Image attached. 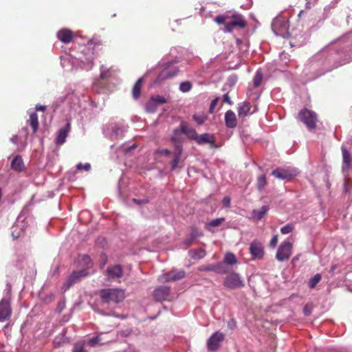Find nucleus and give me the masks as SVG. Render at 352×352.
<instances>
[{
  "label": "nucleus",
  "instance_id": "obj_1",
  "mask_svg": "<svg viewBox=\"0 0 352 352\" xmlns=\"http://www.w3.org/2000/svg\"><path fill=\"white\" fill-rule=\"evenodd\" d=\"M214 21L219 24H223L225 32H231L236 28H244L247 23L241 14H220L215 17Z\"/></svg>",
  "mask_w": 352,
  "mask_h": 352
},
{
  "label": "nucleus",
  "instance_id": "obj_2",
  "mask_svg": "<svg viewBox=\"0 0 352 352\" xmlns=\"http://www.w3.org/2000/svg\"><path fill=\"white\" fill-rule=\"evenodd\" d=\"M100 296L104 302L118 303L125 298L124 290L119 288L103 289L100 291Z\"/></svg>",
  "mask_w": 352,
  "mask_h": 352
},
{
  "label": "nucleus",
  "instance_id": "obj_3",
  "mask_svg": "<svg viewBox=\"0 0 352 352\" xmlns=\"http://www.w3.org/2000/svg\"><path fill=\"white\" fill-rule=\"evenodd\" d=\"M298 117L309 130L316 129L318 118L315 112L305 108L299 111Z\"/></svg>",
  "mask_w": 352,
  "mask_h": 352
},
{
  "label": "nucleus",
  "instance_id": "obj_4",
  "mask_svg": "<svg viewBox=\"0 0 352 352\" xmlns=\"http://www.w3.org/2000/svg\"><path fill=\"white\" fill-rule=\"evenodd\" d=\"M223 285L229 289H236L243 287L245 282L239 274L232 272L225 277Z\"/></svg>",
  "mask_w": 352,
  "mask_h": 352
},
{
  "label": "nucleus",
  "instance_id": "obj_5",
  "mask_svg": "<svg viewBox=\"0 0 352 352\" xmlns=\"http://www.w3.org/2000/svg\"><path fill=\"white\" fill-rule=\"evenodd\" d=\"M272 29L274 34L282 37L289 36V23L288 21L283 17L275 18L272 23Z\"/></svg>",
  "mask_w": 352,
  "mask_h": 352
},
{
  "label": "nucleus",
  "instance_id": "obj_6",
  "mask_svg": "<svg viewBox=\"0 0 352 352\" xmlns=\"http://www.w3.org/2000/svg\"><path fill=\"white\" fill-rule=\"evenodd\" d=\"M292 247L293 245L289 241L282 242L277 250L276 258L281 262L288 260L292 255Z\"/></svg>",
  "mask_w": 352,
  "mask_h": 352
},
{
  "label": "nucleus",
  "instance_id": "obj_7",
  "mask_svg": "<svg viewBox=\"0 0 352 352\" xmlns=\"http://www.w3.org/2000/svg\"><path fill=\"white\" fill-rule=\"evenodd\" d=\"M178 68L173 64L168 63L166 67L159 74L156 82H161L168 78L175 76L178 73Z\"/></svg>",
  "mask_w": 352,
  "mask_h": 352
},
{
  "label": "nucleus",
  "instance_id": "obj_8",
  "mask_svg": "<svg viewBox=\"0 0 352 352\" xmlns=\"http://www.w3.org/2000/svg\"><path fill=\"white\" fill-rule=\"evenodd\" d=\"M225 335L220 332H214L207 341V347L209 351H217L221 344V342L224 340Z\"/></svg>",
  "mask_w": 352,
  "mask_h": 352
},
{
  "label": "nucleus",
  "instance_id": "obj_9",
  "mask_svg": "<svg viewBox=\"0 0 352 352\" xmlns=\"http://www.w3.org/2000/svg\"><path fill=\"white\" fill-rule=\"evenodd\" d=\"M272 175L280 179H291L297 175V171L290 168H277L272 172Z\"/></svg>",
  "mask_w": 352,
  "mask_h": 352
},
{
  "label": "nucleus",
  "instance_id": "obj_10",
  "mask_svg": "<svg viewBox=\"0 0 352 352\" xmlns=\"http://www.w3.org/2000/svg\"><path fill=\"white\" fill-rule=\"evenodd\" d=\"M185 272L182 270H173L168 273L160 276L159 280L162 283L175 281L183 278L185 276Z\"/></svg>",
  "mask_w": 352,
  "mask_h": 352
},
{
  "label": "nucleus",
  "instance_id": "obj_11",
  "mask_svg": "<svg viewBox=\"0 0 352 352\" xmlns=\"http://www.w3.org/2000/svg\"><path fill=\"white\" fill-rule=\"evenodd\" d=\"M180 132H183L193 140H195L196 136H197V133L194 129L188 126L184 122H182L180 124V129H176L174 130L172 140L175 143H177L176 142L178 140V135L180 133Z\"/></svg>",
  "mask_w": 352,
  "mask_h": 352
},
{
  "label": "nucleus",
  "instance_id": "obj_12",
  "mask_svg": "<svg viewBox=\"0 0 352 352\" xmlns=\"http://www.w3.org/2000/svg\"><path fill=\"white\" fill-rule=\"evenodd\" d=\"M88 274L87 270L85 269L73 272L64 285L65 289H69L72 285L79 281L81 278L85 277Z\"/></svg>",
  "mask_w": 352,
  "mask_h": 352
},
{
  "label": "nucleus",
  "instance_id": "obj_13",
  "mask_svg": "<svg viewBox=\"0 0 352 352\" xmlns=\"http://www.w3.org/2000/svg\"><path fill=\"white\" fill-rule=\"evenodd\" d=\"M12 314L10 300L3 298L0 301V322L9 320Z\"/></svg>",
  "mask_w": 352,
  "mask_h": 352
},
{
  "label": "nucleus",
  "instance_id": "obj_14",
  "mask_svg": "<svg viewBox=\"0 0 352 352\" xmlns=\"http://www.w3.org/2000/svg\"><path fill=\"white\" fill-rule=\"evenodd\" d=\"M170 289L167 286H160L153 292V298L156 301L162 302L168 300Z\"/></svg>",
  "mask_w": 352,
  "mask_h": 352
},
{
  "label": "nucleus",
  "instance_id": "obj_15",
  "mask_svg": "<svg viewBox=\"0 0 352 352\" xmlns=\"http://www.w3.org/2000/svg\"><path fill=\"white\" fill-rule=\"evenodd\" d=\"M250 252L252 256L256 259H261L264 255L262 244L256 241H254L250 243Z\"/></svg>",
  "mask_w": 352,
  "mask_h": 352
},
{
  "label": "nucleus",
  "instance_id": "obj_16",
  "mask_svg": "<svg viewBox=\"0 0 352 352\" xmlns=\"http://www.w3.org/2000/svg\"><path fill=\"white\" fill-rule=\"evenodd\" d=\"M71 129V124L69 122H67L66 125L60 129L57 133V136L56 138V144L58 145H62L65 142L66 138L68 135V133Z\"/></svg>",
  "mask_w": 352,
  "mask_h": 352
},
{
  "label": "nucleus",
  "instance_id": "obj_17",
  "mask_svg": "<svg viewBox=\"0 0 352 352\" xmlns=\"http://www.w3.org/2000/svg\"><path fill=\"white\" fill-rule=\"evenodd\" d=\"M107 275L109 279L121 278L123 275V268L120 265L109 267L107 270Z\"/></svg>",
  "mask_w": 352,
  "mask_h": 352
},
{
  "label": "nucleus",
  "instance_id": "obj_18",
  "mask_svg": "<svg viewBox=\"0 0 352 352\" xmlns=\"http://www.w3.org/2000/svg\"><path fill=\"white\" fill-rule=\"evenodd\" d=\"M57 38L64 43H69L74 38L73 32L67 29H62L57 32Z\"/></svg>",
  "mask_w": 352,
  "mask_h": 352
},
{
  "label": "nucleus",
  "instance_id": "obj_19",
  "mask_svg": "<svg viewBox=\"0 0 352 352\" xmlns=\"http://www.w3.org/2000/svg\"><path fill=\"white\" fill-rule=\"evenodd\" d=\"M182 153V146L180 144H175L173 153V160L171 162V170H174L179 165V162Z\"/></svg>",
  "mask_w": 352,
  "mask_h": 352
},
{
  "label": "nucleus",
  "instance_id": "obj_20",
  "mask_svg": "<svg viewBox=\"0 0 352 352\" xmlns=\"http://www.w3.org/2000/svg\"><path fill=\"white\" fill-rule=\"evenodd\" d=\"M226 126L229 129H234L237 125V120L236 115L232 110H228L225 113Z\"/></svg>",
  "mask_w": 352,
  "mask_h": 352
},
{
  "label": "nucleus",
  "instance_id": "obj_21",
  "mask_svg": "<svg viewBox=\"0 0 352 352\" xmlns=\"http://www.w3.org/2000/svg\"><path fill=\"white\" fill-rule=\"evenodd\" d=\"M251 104L249 102L245 101L241 103L238 107V115L241 118L247 116L248 114H252L251 112Z\"/></svg>",
  "mask_w": 352,
  "mask_h": 352
},
{
  "label": "nucleus",
  "instance_id": "obj_22",
  "mask_svg": "<svg viewBox=\"0 0 352 352\" xmlns=\"http://www.w3.org/2000/svg\"><path fill=\"white\" fill-rule=\"evenodd\" d=\"M342 168L343 170H348L351 166V157L350 153L347 149L342 146Z\"/></svg>",
  "mask_w": 352,
  "mask_h": 352
},
{
  "label": "nucleus",
  "instance_id": "obj_23",
  "mask_svg": "<svg viewBox=\"0 0 352 352\" xmlns=\"http://www.w3.org/2000/svg\"><path fill=\"white\" fill-rule=\"evenodd\" d=\"M27 123L31 126L33 133H36L38 128V116L36 112L30 113V118Z\"/></svg>",
  "mask_w": 352,
  "mask_h": 352
},
{
  "label": "nucleus",
  "instance_id": "obj_24",
  "mask_svg": "<svg viewBox=\"0 0 352 352\" xmlns=\"http://www.w3.org/2000/svg\"><path fill=\"white\" fill-rule=\"evenodd\" d=\"M216 273L226 274L231 273V267L223 261L215 264Z\"/></svg>",
  "mask_w": 352,
  "mask_h": 352
},
{
  "label": "nucleus",
  "instance_id": "obj_25",
  "mask_svg": "<svg viewBox=\"0 0 352 352\" xmlns=\"http://www.w3.org/2000/svg\"><path fill=\"white\" fill-rule=\"evenodd\" d=\"M11 168L16 171H21L24 169V164L20 155H16L14 157L11 162Z\"/></svg>",
  "mask_w": 352,
  "mask_h": 352
},
{
  "label": "nucleus",
  "instance_id": "obj_26",
  "mask_svg": "<svg viewBox=\"0 0 352 352\" xmlns=\"http://www.w3.org/2000/svg\"><path fill=\"white\" fill-rule=\"evenodd\" d=\"M142 83L143 78H140L136 81L133 87L132 95L133 98L135 100L138 99L140 96Z\"/></svg>",
  "mask_w": 352,
  "mask_h": 352
},
{
  "label": "nucleus",
  "instance_id": "obj_27",
  "mask_svg": "<svg viewBox=\"0 0 352 352\" xmlns=\"http://www.w3.org/2000/svg\"><path fill=\"white\" fill-rule=\"evenodd\" d=\"M195 140L198 144L214 143L213 136L209 133H204L198 135L195 138Z\"/></svg>",
  "mask_w": 352,
  "mask_h": 352
},
{
  "label": "nucleus",
  "instance_id": "obj_28",
  "mask_svg": "<svg viewBox=\"0 0 352 352\" xmlns=\"http://www.w3.org/2000/svg\"><path fill=\"white\" fill-rule=\"evenodd\" d=\"M268 210L269 206H263L259 210H253L252 212V217L256 221H259L264 217Z\"/></svg>",
  "mask_w": 352,
  "mask_h": 352
},
{
  "label": "nucleus",
  "instance_id": "obj_29",
  "mask_svg": "<svg viewBox=\"0 0 352 352\" xmlns=\"http://www.w3.org/2000/svg\"><path fill=\"white\" fill-rule=\"evenodd\" d=\"M224 221V217L212 219L209 223L206 224V228L210 232H213V230H212V228L220 226Z\"/></svg>",
  "mask_w": 352,
  "mask_h": 352
},
{
  "label": "nucleus",
  "instance_id": "obj_30",
  "mask_svg": "<svg viewBox=\"0 0 352 352\" xmlns=\"http://www.w3.org/2000/svg\"><path fill=\"white\" fill-rule=\"evenodd\" d=\"M87 341L79 340L74 343L72 352H87L86 349Z\"/></svg>",
  "mask_w": 352,
  "mask_h": 352
},
{
  "label": "nucleus",
  "instance_id": "obj_31",
  "mask_svg": "<svg viewBox=\"0 0 352 352\" xmlns=\"http://www.w3.org/2000/svg\"><path fill=\"white\" fill-rule=\"evenodd\" d=\"M223 261L224 263H226L227 265H228L229 266L236 264L238 262L236 256L233 253H231V252H228L225 254Z\"/></svg>",
  "mask_w": 352,
  "mask_h": 352
},
{
  "label": "nucleus",
  "instance_id": "obj_32",
  "mask_svg": "<svg viewBox=\"0 0 352 352\" xmlns=\"http://www.w3.org/2000/svg\"><path fill=\"white\" fill-rule=\"evenodd\" d=\"M190 252L191 254L192 258L194 259H201L204 258L206 254V251L201 248L190 250Z\"/></svg>",
  "mask_w": 352,
  "mask_h": 352
},
{
  "label": "nucleus",
  "instance_id": "obj_33",
  "mask_svg": "<svg viewBox=\"0 0 352 352\" xmlns=\"http://www.w3.org/2000/svg\"><path fill=\"white\" fill-rule=\"evenodd\" d=\"M194 120L199 125L204 123V122L207 120L208 116L204 112H200L197 113H195L192 116Z\"/></svg>",
  "mask_w": 352,
  "mask_h": 352
},
{
  "label": "nucleus",
  "instance_id": "obj_34",
  "mask_svg": "<svg viewBox=\"0 0 352 352\" xmlns=\"http://www.w3.org/2000/svg\"><path fill=\"white\" fill-rule=\"evenodd\" d=\"M263 78V74L261 69H258L256 72V74H255L254 79H253V83H254V87H258L261 85Z\"/></svg>",
  "mask_w": 352,
  "mask_h": 352
},
{
  "label": "nucleus",
  "instance_id": "obj_35",
  "mask_svg": "<svg viewBox=\"0 0 352 352\" xmlns=\"http://www.w3.org/2000/svg\"><path fill=\"white\" fill-rule=\"evenodd\" d=\"M146 111L148 113H154L157 108V104L155 102L154 100H153L152 98H151L150 100L146 104Z\"/></svg>",
  "mask_w": 352,
  "mask_h": 352
},
{
  "label": "nucleus",
  "instance_id": "obj_36",
  "mask_svg": "<svg viewBox=\"0 0 352 352\" xmlns=\"http://www.w3.org/2000/svg\"><path fill=\"white\" fill-rule=\"evenodd\" d=\"M267 184V179L265 175H263L257 178V188L262 190Z\"/></svg>",
  "mask_w": 352,
  "mask_h": 352
},
{
  "label": "nucleus",
  "instance_id": "obj_37",
  "mask_svg": "<svg viewBox=\"0 0 352 352\" xmlns=\"http://www.w3.org/2000/svg\"><path fill=\"white\" fill-rule=\"evenodd\" d=\"M322 277L320 274L314 275L309 281V286L310 288H314L316 285L320 281Z\"/></svg>",
  "mask_w": 352,
  "mask_h": 352
},
{
  "label": "nucleus",
  "instance_id": "obj_38",
  "mask_svg": "<svg viewBox=\"0 0 352 352\" xmlns=\"http://www.w3.org/2000/svg\"><path fill=\"white\" fill-rule=\"evenodd\" d=\"M192 89V84L189 81H185L180 83L179 90L182 92H188Z\"/></svg>",
  "mask_w": 352,
  "mask_h": 352
},
{
  "label": "nucleus",
  "instance_id": "obj_39",
  "mask_svg": "<svg viewBox=\"0 0 352 352\" xmlns=\"http://www.w3.org/2000/svg\"><path fill=\"white\" fill-rule=\"evenodd\" d=\"M294 230V226L292 223H287L280 228V232L283 234L291 233Z\"/></svg>",
  "mask_w": 352,
  "mask_h": 352
},
{
  "label": "nucleus",
  "instance_id": "obj_40",
  "mask_svg": "<svg viewBox=\"0 0 352 352\" xmlns=\"http://www.w3.org/2000/svg\"><path fill=\"white\" fill-rule=\"evenodd\" d=\"M82 263L83 265H86L87 268H91L93 266L92 260L90 256L87 254L82 256Z\"/></svg>",
  "mask_w": 352,
  "mask_h": 352
},
{
  "label": "nucleus",
  "instance_id": "obj_41",
  "mask_svg": "<svg viewBox=\"0 0 352 352\" xmlns=\"http://www.w3.org/2000/svg\"><path fill=\"white\" fill-rule=\"evenodd\" d=\"M100 342L99 336L93 337L87 341V345L88 344L91 347H95Z\"/></svg>",
  "mask_w": 352,
  "mask_h": 352
},
{
  "label": "nucleus",
  "instance_id": "obj_42",
  "mask_svg": "<svg viewBox=\"0 0 352 352\" xmlns=\"http://www.w3.org/2000/svg\"><path fill=\"white\" fill-rule=\"evenodd\" d=\"M151 98H153V100H155L157 105L165 104L167 102V100L164 96H162L157 95L155 96H152Z\"/></svg>",
  "mask_w": 352,
  "mask_h": 352
},
{
  "label": "nucleus",
  "instance_id": "obj_43",
  "mask_svg": "<svg viewBox=\"0 0 352 352\" xmlns=\"http://www.w3.org/2000/svg\"><path fill=\"white\" fill-rule=\"evenodd\" d=\"M199 271H208L216 272L215 264H211L208 265L201 266L199 267Z\"/></svg>",
  "mask_w": 352,
  "mask_h": 352
},
{
  "label": "nucleus",
  "instance_id": "obj_44",
  "mask_svg": "<svg viewBox=\"0 0 352 352\" xmlns=\"http://www.w3.org/2000/svg\"><path fill=\"white\" fill-rule=\"evenodd\" d=\"M109 76V70L104 66L100 67V77L102 79L107 78Z\"/></svg>",
  "mask_w": 352,
  "mask_h": 352
},
{
  "label": "nucleus",
  "instance_id": "obj_45",
  "mask_svg": "<svg viewBox=\"0 0 352 352\" xmlns=\"http://www.w3.org/2000/svg\"><path fill=\"white\" fill-rule=\"evenodd\" d=\"M76 168L78 170L84 169L86 171H89L91 169V165L89 163H86L84 165L82 163H79L77 164Z\"/></svg>",
  "mask_w": 352,
  "mask_h": 352
},
{
  "label": "nucleus",
  "instance_id": "obj_46",
  "mask_svg": "<svg viewBox=\"0 0 352 352\" xmlns=\"http://www.w3.org/2000/svg\"><path fill=\"white\" fill-rule=\"evenodd\" d=\"M190 235V237H192V239H194L195 240L197 237L201 236L202 233L195 229H193V230H192Z\"/></svg>",
  "mask_w": 352,
  "mask_h": 352
},
{
  "label": "nucleus",
  "instance_id": "obj_47",
  "mask_svg": "<svg viewBox=\"0 0 352 352\" xmlns=\"http://www.w3.org/2000/svg\"><path fill=\"white\" fill-rule=\"evenodd\" d=\"M108 261L107 256L105 254H102L100 256V267L103 268L107 264Z\"/></svg>",
  "mask_w": 352,
  "mask_h": 352
},
{
  "label": "nucleus",
  "instance_id": "obj_48",
  "mask_svg": "<svg viewBox=\"0 0 352 352\" xmlns=\"http://www.w3.org/2000/svg\"><path fill=\"white\" fill-rule=\"evenodd\" d=\"M230 202L231 199L229 197H224L222 199V204L226 208H230Z\"/></svg>",
  "mask_w": 352,
  "mask_h": 352
},
{
  "label": "nucleus",
  "instance_id": "obj_49",
  "mask_svg": "<svg viewBox=\"0 0 352 352\" xmlns=\"http://www.w3.org/2000/svg\"><path fill=\"white\" fill-rule=\"evenodd\" d=\"M278 243V235L275 234L273 236L272 239L270 242V245L271 248H274Z\"/></svg>",
  "mask_w": 352,
  "mask_h": 352
},
{
  "label": "nucleus",
  "instance_id": "obj_50",
  "mask_svg": "<svg viewBox=\"0 0 352 352\" xmlns=\"http://www.w3.org/2000/svg\"><path fill=\"white\" fill-rule=\"evenodd\" d=\"M228 328H230L231 329H234L236 327V323L235 320L233 318H231L228 322Z\"/></svg>",
  "mask_w": 352,
  "mask_h": 352
},
{
  "label": "nucleus",
  "instance_id": "obj_51",
  "mask_svg": "<svg viewBox=\"0 0 352 352\" xmlns=\"http://www.w3.org/2000/svg\"><path fill=\"white\" fill-rule=\"evenodd\" d=\"M218 98H215L214 99L211 103H210V112L212 113L213 111V109L214 108V107L217 105V102H218Z\"/></svg>",
  "mask_w": 352,
  "mask_h": 352
},
{
  "label": "nucleus",
  "instance_id": "obj_52",
  "mask_svg": "<svg viewBox=\"0 0 352 352\" xmlns=\"http://www.w3.org/2000/svg\"><path fill=\"white\" fill-rule=\"evenodd\" d=\"M194 241L195 239H192V237H190V235H189V236L185 239L184 243L187 245H190L194 242Z\"/></svg>",
  "mask_w": 352,
  "mask_h": 352
},
{
  "label": "nucleus",
  "instance_id": "obj_53",
  "mask_svg": "<svg viewBox=\"0 0 352 352\" xmlns=\"http://www.w3.org/2000/svg\"><path fill=\"white\" fill-rule=\"evenodd\" d=\"M36 111H45L46 110V106L41 105V104H36L35 107Z\"/></svg>",
  "mask_w": 352,
  "mask_h": 352
},
{
  "label": "nucleus",
  "instance_id": "obj_54",
  "mask_svg": "<svg viewBox=\"0 0 352 352\" xmlns=\"http://www.w3.org/2000/svg\"><path fill=\"white\" fill-rule=\"evenodd\" d=\"M159 153H161L162 155H166V156L170 155V153H171V152L169 150L166 149V148L160 150Z\"/></svg>",
  "mask_w": 352,
  "mask_h": 352
},
{
  "label": "nucleus",
  "instance_id": "obj_55",
  "mask_svg": "<svg viewBox=\"0 0 352 352\" xmlns=\"http://www.w3.org/2000/svg\"><path fill=\"white\" fill-rule=\"evenodd\" d=\"M223 100L224 102L231 104V100L228 94L223 95Z\"/></svg>",
  "mask_w": 352,
  "mask_h": 352
},
{
  "label": "nucleus",
  "instance_id": "obj_56",
  "mask_svg": "<svg viewBox=\"0 0 352 352\" xmlns=\"http://www.w3.org/2000/svg\"><path fill=\"white\" fill-rule=\"evenodd\" d=\"M303 312L305 316H309L311 314V311L309 309L307 306H305L303 309Z\"/></svg>",
  "mask_w": 352,
  "mask_h": 352
},
{
  "label": "nucleus",
  "instance_id": "obj_57",
  "mask_svg": "<svg viewBox=\"0 0 352 352\" xmlns=\"http://www.w3.org/2000/svg\"><path fill=\"white\" fill-rule=\"evenodd\" d=\"M10 141H11L13 144H16V143H17V141H18V136H17V135H14V136H13V137L10 139Z\"/></svg>",
  "mask_w": 352,
  "mask_h": 352
},
{
  "label": "nucleus",
  "instance_id": "obj_58",
  "mask_svg": "<svg viewBox=\"0 0 352 352\" xmlns=\"http://www.w3.org/2000/svg\"><path fill=\"white\" fill-rule=\"evenodd\" d=\"M133 201L136 203H138V204H142V203H145V202H147V200H145V199H143V200H137L135 199H133Z\"/></svg>",
  "mask_w": 352,
  "mask_h": 352
},
{
  "label": "nucleus",
  "instance_id": "obj_59",
  "mask_svg": "<svg viewBox=\"0 0 352 352\" xmlns=\"http://www.w3.org/2000/svg\"><path fill=\"white\" fill-rule=\"evenodd\" d=\"M337 268V265H333L331 267V269H330V272L331 273H333Z\"/></svg>",
  "mask_w": 352,
  "mask_h": 352
},
{
  "label": "nucleus",
  "instance_id": "obj_60",
  "mask_svg": "<svg viewBox=\"0 0 352 352\" xmlns=\"http://www.w3.org/2000/svg\"><path fill=\"white\" fill-rule=\"evenodd\" d=\"M311 7H310V2L309 1H307L306 3V8H308L309 9Z\"/></svg>",
  "mask_w": 352,
  "mask_h": 352
},
{
  "label": "nucleus",
  "instance_id": "obj_61",
  "mask_svg": "<svg viewBox=\"0 0 352 352\" xmlns=\"http://www.w3.org/2000/svg\"><path fill=\"white\" fill-rule=\"evenodd\" d=\"M344 63H338V64L336 65H335V67H339V66H340V65H344Z\"/></svg>",
  "mask_w": 352,
  "mask_h": 352
},
{
  "label": "nucleus",
  "instance_id": "obj_62",
  "mask_svg": "<svg viewBox=\"0 0 352 352\" xmlns=\"http://www.w3.org/2000/svg\"><path fill=\"white\" fill-rule=\"evenodd\" d=\"M303 12H304L303 10H301V11L299 12L298 16H300L302 14Z\"/></svg>",
  "mask_w": 352,
  "mask_h": 352
},
{
  "label": "nucleus",
  "instance_id": "obj_63",
  "mask_svg": "<svg viewBox=\"0 0 352 352\" xmlns=\"http://www.w3.org/2000/svg\"><path fill=\"white\" fill-rule=\"evenodd\" d=\"M296 260H298V257H294V258H293V261H296Z\"/></svg>",
  "mask_w": 352,
  "mask_h": 352
}]
</instances>
